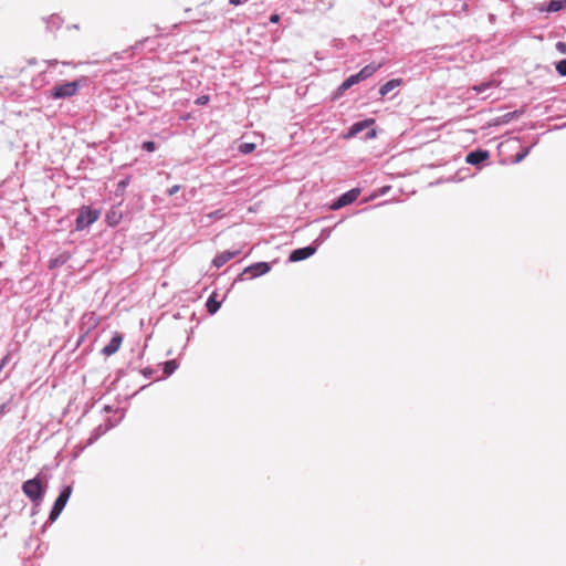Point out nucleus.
<instances>
[{"label": "nucleus", "mask_w": 566, "mask_h": 566, "mask_svg": "<svg viewBox=\"0 0 566 566\" xmlns=\"http://www.w3.org/2000/svg\"><path fill=\"white\" fill-rule=\"evenodd\" d=\"M209 99H210V98H209V96H208V95H202V96H200V97H198V98L196 99V104H197V105H206V104H208Z\"/></svg>", "instance_id": "23"}, {"label": "nucleus", "mask_w": 566, "mask_h": 566, "mask_svg": "<svg viewBox=\"0 0 566 566\" xmlns=\"http://www.w3.org/2000/svg\"><path fill=\"white\" fill-rule=\"evenodd\" d=\"M99 217L97 210H93L90 207H82L75 221V229L77 231L84 230L92 223H94Z\"/></svg>", "instance_id": "2"}, {"label": "nucleus", "mask_w": 566, "mask_h": 566, "mask_svg": "<svg viewBox=\"0 0 566 566\" xmlns=\"http://www.w3.org/2000/svg\"><path fill=\"white\" fill-rule=\"evenodd\" d=\"M566 8V0H551L547 11L548 12H557L562 9Z\"/></svg>", "instance_id": "17"}, {"label": "nucleus", "mask_w": 566, "mask_h": 566, "mask_svg": "<svg viewBox=\"0 0 566 566\" xmlns=\"http://www.w3.org/2000/svg\"><path fill=\"white\" fill-rule=\"evenodd\" d=\"M142 147H143V149H145L148 153H151V151H154L156 149V145L151 140L144 142Z\"/></svg>", "instance_id": "21"}, {"label": "nucleus", "mask_w": 566, "mask_h": 566, "mask_svg": "<svg viewBox=\"0 0 566 566\" xmlns=\"http://www.w3.org/2000/svg\"><path fill=\"white\" fill-rule=\"evenodd\" d=\"M122 218L120 212H118L116 209H112L106 214V221L109 226H116Z\"/></svg>", "instance_id": "16"}, {"label": "nucleus", "mask_w": 566, "mask_h": 566, "mask_svg": "<svg viewBox=\"0 0 566 566\" xmlns=\"http://www.w3.org/2000/svg\"><path fill=\"white\" fill-rule=\"evenodd\" d=\"M207 311L210 313V314H214L218 312V310L220 308L221 306V303L217 300V293H212L208 301H207Z\"/></svg>", "instance_id": "15"}, {"label": "nucleus", "mask_w": 566, "mask_h": 566, "mask_svg": "<svg viewBox=\"0 0 566 566\" xmlns=\"http://www.w3.org/2000/svg\"><path fill=\"white\" fill-rule=\"evenodd\" d=\"M208 218L211 219H222L224 217V213L222 210H216L209 214H207Z\"/></svg>", "instance_id": "22"}, {"label": "nucleus", "mask_w": 566, "mask_h": 566, "mask_svg": "<svg viewBox=\"0 0 566 566\" xmlns=\"http://www.w3.org/2000/svg\"><path fill=\"white\" fill-rule=\"evenodd\" d=\"M22 491L32 502H39L43 496V488L39 478L25 481Z\"/></svg>", "instance_id": "3"}, {"label": "nucleus", "mask_w": 566, "mask_h": 566, "mask_svg": "<svg viewBox=\"0 0 566 566\" xmlns=\"http://www.w3.org/2000/svg\"><path fill=\"white\" fill-rule=\"evenodd\" d=\"M279 21H280V15L279 14H272L270 17V22L277 23Z\"/></svg>", "instance_id": "29"}, {"label": "nucleus", "mask_w": 566, "mask_h": 566, "mask_svg": "<svg viewBox=\"0 0 566 566\" xmlns=\"http://www.w3.org/2000/svg\"><path fill=\"white\" fill-rule=\"evenodd\" d=\"M145 40H142V41H137L133 46H132V50H139L143 45Z\"/></svg>", "instance_id": "30"}, {"label": "nucleus", "mask_w": 566, "mask_h": 566, "mask_svg": "<svg viewBox=\"0 0 566 566\" xmlns=\"http://www.w3.org/2000/svg\"><path fill=\"white\" fill-rule=\"evenodd\" d=\"M381 67L380 63H370L363 67L358 73L360 75V78L367 80L368 77L373 76L379 69Z\"/></svg>", "instance_id": "12"}, {"label": "nucleus", "mask_w": 566, "mask_h": 566, "mask_svg": "<svg viewBox=\"0 0 566 566\" xmlns=\"http://www.w3.org/2000/svg\"><path fill=\"white\" fill-rule=\"evenodd\" d=\"M49 67H53L57 64V61L56 60H50L49 62Z\"/></svg>", "instance_id": "31"}, {"label": "nucleus", "mask_w": 566, "mask_h": 566, "mask_svg": "<svg viewBox=\"0 0 566 566\" xmlns=\"http://www.w3.org/2000/svg\"><path fill=\"white\" fill-rule=\"evenodd\" d=\"M123 335L119 333H115L109 340V343L102 349V353L105 356H112L115 354L122 346Z\"/></svg>", "instance_id": "7"}, {"label": "nucleus", "mask_w": 566, "mask_h": 566, "mask_svg": "<svg viewBox=\"0 0 566 566\" xmlns=\"http://www.w3.org/2000/svg\"><path fill=\"white\" fill-rule=\"evenodd\" d=\"M80 88V82H66L56 84L50 92V96L54 99L66 98L76 95Z\"/></svg>", "instance_id": "1"}, {"label": "nucleus", "mask_w": 566, "mask_h": 566, "mask_svg": "<svg viewBox=\"0 0 566 566\" xmlns=\"http://www.w3.org/2000/svg\"><path fill=\"white\" fill-rule=\"evenodd\" d=\"M375 136V130H373L370 134H369V137H374Z\"/></svg>", "instance_id": "33"}, {"label": "nucleus", "mask_w": 566, "mask_h": 566, "mask_svg": "<svg viewBox=\"0 0 566 566\" xmlns=\"http://www.w3.org/2000/svg\"><path fill=\"white\" fill-rule=\"evenodd\" d=\"M241 253V250H235V251H223L219 254L216 255V258L212 260V264L219 269L221 268L222 265H224L227 262H229L230 260H232L233 258H235L237 255H239Z\"/></svg>", "instance_id": "8"}, {"label": "nucleus", "mask_w": 566, "mask_h": 566, "mask_svg": "<svg viewBox=\"0 0 566 566\" xmlns=\"http://www.w3.org/2000/svg\"><path fill=\"white\" fill-rule=\"evenodd\" d=\"M248 0H229V3L232 6H241L242 3L247 2Z\"/></svg>", "instance_id": "28"}, {"label": "nucleus", "mask_w": 566, "mask_h": 566, "mask_svg": "<svg viewBox=\"0 0 566 566\" xmlns=\"http://www.w3.org/2000/svg\"><path fill=\"white\" fill-rule=\"evenodd\" d=\"M360 195L359 188L350 189L349 191L343 193L336 201H334L331 206L332 210H338L343 207H346L353 203L358 196Z\"/></svg>", "instance_id": "5"}, {"label": "nucleus", "mask_w": 566, "mask_h": 566, "mask_svg": "<svg viewBox=\"0 0 566 566\" xmlns=\"http://www.w3.org/2000/svg\"><path fill=\"white\" fill-rule=\"evenodd\" d=\"M178 368V364L175 359L168 360L164 365V374L170 376Z\"/></svg>", "instance_id": "18"}, {"label": "nucleus", "mask_w": 566, "mask_h": 566, "mask_svg": "<svg viewBox=\"0 0 566 566\" xmlns=\"http://www.w3.org/2000/svg\"><path fill=\"white\" fill-rule=\"evenodd\" d=\"M374 119H366L363 122L355 123L348 132V137L357 135L359 132L364 130L369 125L374 124Z\"/></svg>", "instance_id": "13"}, {"label": "nucleus", "mask_w": 566, "mask_h": 566, "mask_svg": "<svg viewBox=\"0 0 566 566\" xmlns=\"http://www.w3.org/2000/svg\"><path fill=\"white\" fill-rule=\"evenodd\" d=\"M180 189V186L179 185H175L172 187H170L168 190H167V193L169 196H174L175 193H177Z\"/></svg>", "instance_id": "25"}, {"label": "nucleus", "mask_w": 566, "mask_h": 566, "mask_svg": "<svg viewBox=\"0 0 566 566\" xmlns=\"http://www.w3.org/2000/svg\"><path fill=\"white\" fill-rule=\"evenodd\" d=\"M255 149V144L253 143H243L239 146L240 153L247 155L252 153Z\"/></svg>", "instance_id": "19"}, {"label": "nucleus", "mask_w": 566, "mask_h": 566, "mask_svg": "<svg viewBox=\"0 0 566 566\" xmlns=\"http://www.w3.org/2000/svg\"><path fill=\"white\" fill-rule=\"evenodd\" d=\"M71 493H72L71 486H65L63 489V491L60 493V495L57 496V499L54 502V505H53L50 516H49V520L51 522H54L60 516L61 512L63 511V509L65 507V505L67 503V500L70 499Z\"/></svg>", "instance_id": "4"}, {"label": "nucleus", "mask_w": 566, "mask_h": 566, "mask_svg": "<svg viewBox=\"0 0 566 566\" xmlns=\"http://www.w3.org/2000/svg\"><path fill=\"white\" fill-rule=\"evenodd\" d=\"M402 83V80L401 78H394V80H390L388 81L387 83H385L380 88H379V94L381 96H385L387 95L390 91H392L394 88L400 86Z\"/></svg>", "instance_id": "14"}, {"label": "nucleus", "mask_w": 566, "mask_h": 566, "mask_svg": "<svg viewBox=\"0 0 566 566\" xmlns=\"http://www.w3.org/2000/svg\"><path fill=\"white\" fill-rule=\"evenodd\" d=\"M556 46H557V49H558V51H559V52H562V53H566V43H564V42H558V43L556 44Z\"/></svg>", "instance_id": "26"}, {"label": "nucleus", "mask_w": 566, "mask_h": 566, "mask_svg": "<svg viewBox=\"0 0 566 566\" xmlns=\"http://www.w3.org/2000/svg\"><path fill=\"white\" fill-rule=\"evenodd\" d=\"M528 154V150L526 149L524 153L516 155L515 163H520L525 158V156Z\"/></svg>", "instance_id": "27"}, {"label": "nucleus", "mask_w": 566, "mask_h": 566, "mask_svg": "<svg viewBox=\"0 0 566 566\" xmlns=\"http://www.w3.org/2000/svg\"><path fill=\"white\" fill-rule=\"evenodd\" d=\"M0 78H2V76H0Z\"/></svg>", "instance_id": "35"}, {"label": "nucleus", "mask_w": 566, "mask_h": 566, "mask_svg": "<svg viewBox=\"0 0 566 566\" xmlns=\"http://www.w3.org/2000/svg\"><path fill=\"white\" fill-rule=\"evenodd\" d=\"M490 86H491V83H484V84L474 86L473 90L476 91L478 93H481V92L485 91Z\"/></svg>", "instance_id": "24"}, {"label": "nucleus", "mask_w": 566, "mask_h": 566, "mask_svg": "<svg viewBox=\"0 0 566 566\" xmlns=\"http://www.w3.org/2000/svg\"><path fill=\"white\" fill-rule=\"evenodd\" d=\"M556 70L562 76H566V59L556 64Z\"/></svg>", "instance_id": "20"}, {"label": "nucleus", "mask_w": 566, "mask_h": 566, "mask_svg": "<svg viewBox=\"0 0 566 566\" xmlns=\"http://www.w3.org/2000/svg\"><path fill=\"white\" fill-rule=\"evenodd\" d=\"M7 359H8V357H4V358L1 360L0 368H1V367H3V366L6 365Z\"/></svg>", "instance_id": "32"}, {"label": "nucleus", "mask_w": 566, "mask_h": 566, "mask_svg": "<svg viewBox=\"0 0 566 566\" xmlns=\"http://www.w3.org/2000/svg\"><path fill=\"white\" fill-rule=\"evenodd\" d=\"M363 80L360 78L359 73L350 75L348 78H346L337 88L336 96H342L347 90H349L353 85L358 84Z\"/></svg>", "instance_id": "9"}, {"label": "nucleus", "mask_w": 566, "mask_h": 566, "mask_svg": "<svg viewBox=\"0 0 566 566\" xmlns=\"http://www.w3.org/2000/svg\"><path fill=\"white\" fill-rule=\"evenodd\" d=\"M315 249L312 247H306L302 249H296L290 254V261L297 262L310 258L314 254Z\"/></svg>", "instance_id": "10"}, {"label": "nucleus", "mask_w": 566, "mask_h": 566, "mask_svg": "<svg viewBox=\"0 0 566 566\" xmlns=\"http://www.w3.org/2000/svg\"><path fill=\"white\" fill-rule=\"evenodd\" d=\"M63 64H64V65H72V63H71V62H64Z\"/></svg>", "instance_id": "34"}, {"label": "nucleus", "mask_w": 566, "mask_h": 566, "mask_svg": "<svg viewBox=\"0 0 566 566\" xmlns=\"http://www.w3.org/2000/svg\"><path fill=\"white\" fill-rule=\"evenodd\" d=\"M489 158V153L486 150H475L471 151L467 156V163L471 165L480 164Z\"/></svg>", "instance_id": "11"}, {"label": "nucleus", "mask_w": 566, "mask_h": 566, "mask_svg": "<svg viewBox=\"0 0 566 566\" xmlns=\"http://www.w3.org/2000/svg\"><path fill=\"white\" fill-rule=\"evenodd\" d=\"M271 270V266L266 262L254 263L243 270L242 275H249V279H254L260 275L266 274Z\"/></svg>", "instance_id": "6"}]
</instances>
